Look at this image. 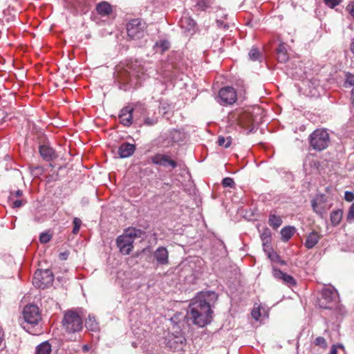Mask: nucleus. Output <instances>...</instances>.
Here are the masks:
<instances>
[{
    "instance_id": "nucleus-42",
    "label": "nucleus",
    "mask_w": 354,
    "mask_h": 354,
    "mask_svg": "<svg viewBox=\"0 0 354 354\" xmlns=\"http://www.w3.org/2000/svg\"><path fill=\"white\" fill-rule=\"evenodd\" d=\"M346 219L349 223L354 222V203L351 205L348 209Z\"/></svg>"
},
{
    "instance_id": "nucleus-57",
    "label": "nucleus",
    "mask_w": 354,
    "mask_h": 354,
    "mask_svg": "<svg viewBox=\"0 0 354 354\" xmlns=\"http://www.w3.org/2000/svg\"><path fill=\"white\" fill-rule=\"evenodd\" d=\"M84 350H86V351H87V350H88V347H87V346H84Z\"/></svg>"
},
{
    "instance_id": "nucleus-8",
    "label": "nucleus",
    "mask_w": 354,
    "mask_h": 354,
    "mask_svg": "<svg viewBox=\"0 0 354 354\" xmlns=\"http://www.w3.org/2000/svg\"><path fill=\"white\" fill-rule=\"evenodd\" d=\"M53 279V274L50 270H37L34 274L32 283L38 288L44 289L52 284Z\"/></svg>"
},
{
    "instance_id": "nucleus-20",
    "label": "nucleus",
    "mask_w": 354,
    "mask_h": 354,
    "mask_svg": "<svg viewBox=\"0 0 354 354\" xmlns=\"http://www.w3.org/2000/svg\"><path fill=\"white\" fill-rule=\"evenodd\" d=\"M277 60L281 63L286 62L289 59V55L284 44H280L276 50Z\"/></svg>"
},
{
    "instance_id": "nucleus-31",
    "label": "nucleus",
    "mask_w": 354,
    "mask_h": 354,
    "mask_svg": "<svg viewBox=\"0 0 354 354\" xmlns=\"http://www.w3.org/2000/svg\"><path fill=\"white\" fill-rule=\"evenodd\" d=\"M317 198L312 200L311 205L314 212L321 215L324 212V208L317 202Z\"/></svg>"
},
{
    "instance_id": "nucleus-37",
    "label": "nucleus",
    "mask_w": 354,
    "mask_h": 354,
    "mask_svg": "<svg viewBox=\"0 0 354 354\" xmlns=\"http://www.w3.org/2000/svg\"><path fill=\"white\" fill-rule=\"evenodd\" d=\"M73 233L74 234H77L80 229L81 225H82V221L79 218H74L73 221Z\"/></svg>"
},
{
    "instance_id": "nucleus-48",
    "label": "nucleus",
    "mask_w": 354,
    "mask_h": 354,
    "mask_svg": "<svg viewBox=\"0 0 354 354\" xmlns=\"http://www.w3.org/2000/svg\"><path fill=\"white\" fill-rule=\"evenodd\" d=\"M346 10L349 12V13L352 15V17L354 18V1L350 3L347 7Z\"/></svg>"
},
{
    "instance_id": "nucleus-11",
    "label": "nucleus",
    "mask_w": 354,
    "mask_h": 354,
    "mask_svg": "<svg viewBox=\"0 0 354 354\" xmlns=\"http://www.w3.org/2000/svg\"><path fill=\"white\" fill-rule=\"evenodd\" d=\"M151 162L155 165L164 167H170L171 169H174L178 166L177 162L171 159L169 156L162 153L155 154L151 157Z\"/></svg>"
},
{
    "instance_id": "nucleus-54",
    "label": "nucleus",
    "mask_w": 354,
    "mask_h": 354,
    "mask_svg": "<svg viewBox=\"0 0 354 354\" xmlns=\"http://www.w3.org/2000/svg\"><path fill=\"white\" fill-rule=\"evenodd\" d=\"M351 99H352L353 103L354 104V88H353V90L351 91Z\"/></svg>"
},
{
    "instance_id": "nucleus-19",
    "label": "nucleus",
    "mask_w": 354,
    "mask_h": 354,
    "mask_svg": "<svg viewBox=\"0 0 354 354\" xmlns=\"http://www.w3.org/2000/svg\"><path fill=\"white\" fill-rule=\"evenodd\" d=\"M321 239V235L316 231L311 232L306 237L305 246L308 249L313 248Z\"/></svg>"
},
{
    "instance_id": "nucleus-1",
    "label": "nucleus",
    "mask_w": 354,
    "mask_h": 354,
    "mask_svg": "<svg viewBox=\"0 0 354 354\" xmlns=\"http://www.w3.org/2000/svg\"><path fill=\"white\" fill-rule=\"evenodd\" d=\"M212 313L209 304L198 298L189 304L187 317L194 324L203 327L211 322Z\"/></svg>"
},
{
    "instance_id": "nucleus-7",
    "label": "nucleus",
    "mask_w": 354,
    "mask_h": 354,
    "mask_svg": "<svg viewBox=\"0 0 354 354\" xmlns=\"http://www.w3.org/2000/svg\"><path fill=\"white\" fill-rule=\"evenodd\" d=\"M322 300L320 306L325 309H331L339 302V294L333 287L324 288L322 290Z\"/></svg>"
},
{
    "instance_id": "nucleus-22",
    "label": "nucleus",
    "mask_w": 354,
    "mask_h": 354,
    "mask_svg": "<svg viewBox=\"0 0 354 354\" xmlns=\"http://www.w3.org/2000/svg\"><path fill=\"white\" fill-rule=\"evenodd\" d=\"M179 23L182 28L188 31L193 30L196 25L194 20L187 16L183 17Z\"/></svg>"
},
{
    "instance_id": "nucleus-27",
    "label": "nucleus",
    "mask_w": 354,
    "mask_h": 354,
    "mask_svg": "<svg viewBox=\"0 0 354 354\" xmlns=\"http://www.w3.org/2000/svg\"><path fill=\"white\" fill-rule=\"evenodd\" d=\"M184 138V134L178 130L173 129L169 132V139L172 142H178Z\"/></svg>"
},
{
    "instance_id": "nucleus-43",
    "label": "nucleus",
    "mask_w": 354,
    "mask_h": 354,
    "mask_svg": "<svg viewBox=\"0 0 354 354\" xmlns=\"http://www.w3.org/2000/svg\"><path fill=\"white\" fill-rule=\"evenodd\" d=\"M23 195V192L21 190H17L15 192H11L10 196H9V201H12L14 199L20 198Z\"/></svg>"
},
{
    "instance_id": "nucleus-44",
    "label": "nucleus",
    "mask_w": 354,
    "mask_h": 354,
    "mask_svg": "<svg viewBox=\"0 0 354 354\" xmlns=\"http://www.w3.org/2000/svg\"><path fill=\"white\" fill-rule=\"evenodd\" d=\"M51 239V235L46 232H43L39 236V241L41 243H46Z\"/></svg>"
},
{
    "instance_id": "nucleus-36",
    "label": "nucleus",
    "mask_w": 354,
    "mask_h": 354,
    "mask_svg": "<svg viewBox=\"0 0 354 354\" xmlns=\"http://www.w3.org/2000/svg\"><path fill=\"white\" fill-rule=\"evenodd\" d=\"M156 47L161 49L162 52L168 50L170 47V44L167 40H161L159 42L156 43Z\"/></svg>"
},
{
    "instance_id": "nucleus-29",
    "label": "nucleus",
    "mask_w": 354,
    "mask_h": 354,
    "mask_svg": "<svg viewBox=\"0 0 354 354\" xmlns=\"http://www.w3.org/2000/svg\"><path fill=\"white\" fill-rule=\"evenodd\" d=\"M213 2L210 0H197L196 6L198 9L205 11L210 7Z\"/></svg>"
},
{
    "instance_id": "nucleus-21",
    "label": "nucleus",
    "mask_w": 354,
    "mask_h": 354,
    "mask_svg": "<svg viewBox=\"0 0 354 354\" xmlns=\"http://www.w3.org/2000/svg\"><path fill=\"white\" fill-rule=\"evenodd\" d=\"M96 10L101 16H108L112 12V8L109 3L102 1L96 6Z\"/></svg>"
},
{
    "instance_id": "nucleus-14",
    "label": "nucleus",
    "mask_w": 354,
    "mask_h": 354,
    "mask_svg": "<svg viewBox=\"0 0 354 354\" xmlns=\"http://www.w3.org/2000/svg\"><path fill=\"white\" fill-rule=\"evenodd\" d=\"M39 151L41 156L46 161L53 160L57 157L55 149L48 145H40Z\"/></svg>"
},
{
    "instance_id": "nucleus-6",
    "label": "nucleus",
    "mask_w": 354,
    "mask_h": 354,
    "mask_svg": "<svg viewBox=\"0 0 354 354\" xmlns=\"http://www.w3.org/2000/svg\"><path fill=\"white\" fill-rule=\"evenodd\" d=\"M24 323L21 325L23 328L31 334H35L30 331V327L37 325L41 320V315L39 308L36 305L26 306L23 311Z\"/></svg>"
},
{
    "instance_id": "nucleus-2",
    "label": "nucleus",
    "mask_w": 354,
    "mask_h": 354,
    "mask_svg": "<svg viewBox=\"0 0 354 354\" xmlns=\"http://www.w3.org/2000/svg\"><path fill=\"white\" fill-rule=\"evenodd\" d=\"M143 73L136 64L131 63L125 66H118L117 70V78L120 84H124V90L130 87H135L139 84V80L142 79Z\"/></svg>"
},
{
    "instance_id": "nucleus-17",
    "label": "nucleus",
    "mask_w": 354,
    "mask_h": 354,
    "mask_svg": "<svg viewBox=\"0 0 354 354\" xmlns=\"http://www.w3.org/2000/svg\"><path fill=\"white\" fill-rule=\"evenodd\" d=\"M168 346L174 351H180L183 349L185 339L181 336H176L168 340Z\"/></svg>"
},
{
    "instance_id": "nucleus-32",
    "label": "nucleus",
    "mask_w": 354,
    "mask_h": 354,
    "mask_svg": "<svg viewBox=\"0 0 354 354\" xmlns=\"http://www.w3.org/2000/svg\"><path fill=\"white\" fill-rule=\"evenodd\" d=\"M158 122V118L156 117V116H153V117H148V116H145L143 118V119L142 120V124H145L146 126H153V125H155L156 124H157Z\"/></svg>"
},
{
    "instance_id": "nucleus-40",
    "label": "nucleus",
    "mask_w": 354,
    "mask_h": 354,
    "mask_svg": "<svg viewBox=\"0 0 354 354\" xmlns=\"http://www.w3.org/2000/svg\"><path fill=\"white\" fill-rule=\"evenodd\" d=\"M346 80H345V86H353L354 85V75L350 73H346Z\"/></svg>"
},
{
    "instance_id": "nucleus-24",
    "label": "nucleus",
    "mask_w": 354,
    "mask_h": 354,
    "mask_svg": "<svg viewBox=\"0 0 354 354\" xmlns=\"http://www.w3.org/2000/svg\"><path fill=\"white\" fill-rule=\"evenodd\" d=\"M268 223L273 229H277L282 224V219L279 216L274 214H270L269 216Z\"/></svg>"
},
{
    "instance_id": "nucleus-5",
    "label": "nucleus",
    "mask_w": 354,
    "mask_h": 354,
    "mask_svg": "<svg viewBox=\"0 0 354 354\" xmlns=\"http://www.w3.org/2000/svg\"><path fill=\"white\" fill-rule=\"evenodd\" d=\"M310 146L315 150L321 151L326 149L330 142V137L326 129H315L309 137Z\"/></svg>"
},
{
    "instance_id": "nucleus-53",
    "label": "nucleus",
    "mask_w": 354,
    "mask_h": 354,
    "mask_svg": "<svg viewBox=\"0 0 354 354\" xmlns=\"http://www.w3.org/2000/svg\"><path fill=\"white\" fill-rule=\"evenodd\" d=\"M351 50L352 53L354 54V38L352 40V42L351 44Z\"/></svg>"
},
{
    "instance_id": "nucleus-15",
    "label": "nucleus",
    "mask_w": 354,
    "mask_h": 354,
    "mask_svg": "<svg viewBox=\"0 0 354 354\" xmlns=\"http://www.w3.org/2000/svg\"><path fill=\"white\" fill-rule=\"evenodd\" d=\"M153 257L158 264L167 265L169 263V253L166 248H158L153 253Z\"/></svg>"
},
{
    "instance_id": "nucleus-23",
    "label": "nucleus",
    "mask_w": 354,
    "mask_h": 354,
    "mask_svg": "<svg viewBox=\"0 0 354 354\" xmlns=\"http://www.w3.org/2000/svg\"><path fill=\"white\" fill-rule=\"evenodd\" d=\"M296 230L292 226H286L281 230V240L288 241L295 234Z\"/></svg>"
},
{
    "instance_id": "nucleus-26",
    "label": "nucleus",
    "mask_w": 354,
    "mask_h": 354,
    "mask_svg": "<svg viewBox=\"0 0 354 354\" xmlns=\"http://www.w3.org/2000/svg\"><path fill=\"white\" fill-rule=\"evenodd\" d=\"M86 328L91 331H96L98 330V323L96 322L95 317L88 315V319L85 322Z\"/></svg>"
},
{
    "instance_id": "nucleus-56",
    "label": "nucleus",
    "mask_w": 354,
    "mask_h": 354,
    "mask_svg": "<svg viewBox=\"0 0 354 354\" xmlns=\"http://www.w3.org/2000/svg\"><path fill=\"white\" fill-rule=\"evenodd\" d=\"M254 127H252L251 129H250V130L247 132V133H250V132H252V131H253V130H254Z\"/></svg>"
},
{
    "instance_id": "nucleus-3",
    "label": "nucleus",
    "mask_w": 354,
    "mask_h": 354,
    "mask_svg": "<svg viewBox=\"0 0 354 354\" xmlns=\"http://www.w3.org/2000/svg\"><path fill=\"white\" fill-rule=\"evenodd\" d=\"M144 234L145 232L140 229L135 227L127 229L116 240V244L120 252L123 254H129L133 248L135 239L141 238Z\"/></svg>"
},
{
    "instance_id": "nucleus-34",
    "label": "nucleus",
    "mask_w": 354,
    "mask_h": 354,
    "mask_svg": "<svg viewBox=\"0 0 354 354\" xmlns=\"http://www.w3.org/2000/svg\"><path fill=\"white\" fill-rule=\"evenodd\" d=\"M268 257L272 261L280 263L281 265H286L285 261L281 259L280 257L274 252H268Z\"/></svg>"
},
{
    "instance_id": "nucleus-39",
    "label": "nucleus",
    "mask_w": 354,
    "mask_h": 354,
    "mask_svg": "<svg viewBox=\"0 0 354 354\" xmlns=\"http://www.w3.org/2000/svg\"><path fill=\"white\" fill-rule=\"evenodd\" d=\"M12 203V207L13 208H19L26 203V201L21 198L14 199L10 201Z\"/></svg>"
},
{
    "instance_id": "nucleus-50",
    "label": "nucleus",
    "mask_w": 354,
    "mask_h": 354,
    "mask_svg": "<svg viewBox=\"0 0 354 354\" xmlns=\"http://www.w3.org/2000/svg\"><path fill=\"white\" fill-rule=\"evenodd\" d=\"M68 257V252H60L59 254V257L61 260H66Z\"/></svg>"
},
{
    "instance_id": "nucleus-38",
    "label": "nucleus",
    "mask_w": 354,
    "mask_h": 354,
    "mask_svg": "<svg viewBox=\"0 0 354 354\" xmlns=\"http://www.w3.org/2000/svg\"><path fill=\"white\" fill-rule=\"evenodd\" d=\"M222 185L224 187H230L232 188L235 185V183L232 178L226 177L224 178L222 180Z\"/></svg>"
},
{
    "instance_id": "nucleus-9",
    "label": "nucleus",
    "mask_w": 354,
    "mask_h": 354,
    "mask_svg": "<svg viewBox=\"0 0 354 354\" xmlns=\"http://www.w3.org/2000/svg\"><path fill=\"white\" fill-rule=\"evenodd\" d=\"M127 35L131 39H138L145 34V24L138 19L131 20L127 25Z\"/></svg>"
},
{
    "instance_id": "nucleus-25",
    "label": "nucleus",
    "mask_w": 354,
    "mask_h": 354,
    "mask_svg": "<svg viewBox=\"0 0 354 354\" xmlns=\"http://www.w3.org/2000/svg\"><path fill=\"white\" fill-rule=\"evenodd\" d=\"M51 345L48 342H44L36 347V354H50Z\"/></svg>"
},
{
    "instance_id": "nucleus-28",
    "label": "nucleus",
    "mask_w": 354,
    "mask_h": 354,
    "mask_svg": "<svg viewBox=\"0 0 354 354\" xmlns=\"http://www.w3.org/2000/svg\"><path fill=\"white\" fill-rule=\"evenodd\" d=\"M342 218V211L340 209L333 211L330 214V221L333 225H337Z\"/></svg>"
},
{
    "instance_id": "nucleus-46",
    "label": "nucleus",
    "mask_w": 354,
    "mask_h": 354,
    "mask_svg": "<svg viewBox=\"0 0 354 354\" xmlns=\"http://www.w3.org/2000/svg\"><path fill=\"white\" fill-rule=\"evenodd\" d=\"M338 348L344 349V346L342 344H333L328 354H337Z\"/></svg>"
},
{
    "instance_id": "nucleus-10",
    "label": "nucleus",
    "mask_w": 354,
    "mask_h": 354,
    "mask_svg": "<svg viewBox=\"0 0 354 354\" xmlns=\"http://www.w3.org/2000/svg\"><path fill=\"white\" fill-rule=\"evenodd\" d=\"M218 99L220 103L232 104L236 100V93L232 86L223 87L219 91Z\"/></svg>"
},
{
    "instance_id": "nucleus-49",
    "label": "nucleus",
    "mask_w": 354,
    "mask_h": 354,
    "mask_svg": "<svg viewBox=\"0 0 354 354\" xmlns=\"http://www.w3.org/2000/svg\"><path fill=\"white\" fill-rule=\"evenodd\" d=\"M266 241H263V247L265 252L268 254V252H274L272 248L270 247V243H266Z\"/></svg>"
},
{
    "instance_id": "nucleus-13",
    "label": "nucleus",
    "mask_w": 354,
    "mask_h": 354,
    "mask_svg": "<svg viewBox=\"0 0 354 354\" xmlns=\"http://www.w3.org/2000/svg\"><path fill=\"white\" fill-rule=\"evenodd\" d=\"M134 116V123L142 125V120L146 115L147 109L144 104L136 102L131 105Z\"/></svg>"
},
{
    "instance_id": "nucleus-4",
    "label": "nucleus",
    "mask_w": 354,
    "mask_h": 354,
    "mask_svg": "<svg viewBox=\"0 0 354 354\" xmlns=\"http://www.w3.org/2000/svg\"><path fill=\"white\" fill-rule=\"evenodd\" d=\"M62 325L66 332L76 333L82 330L83 322L76 311L68 310L64 313Z\"/></svg>"
},
{
    "instance_id": "nucleus-35",
    "label": "nucleus",
    "mask_w": 354,
    "mask_h": 354,
    "mask_svg": "<svg viewBox=\"0 0 354 354\" xmlns=\"http://www.w3.org/2000/svg\"><path fill=\"white\" fill-rule=\"evenodd\" d=\"M249 57L252 61L259 60L261 57L259 50L257 48H252L249 52Z\"/></svg>"
},
{
    "instance_id": "nucleus-33",
    "label": "nucleus",
    "mask_w": 354,
    "mask_h": 354,
    "mask_svg": "<svg viewBox=\"0 0 354 354\" xmlns=\"http://www.w3.org/2000/svg\"><path fill=\"white\" fill-rule=\"evenodd\" d=\"M314 344L317 346H319L323 349H326L328 347V344L326 339L323 337H317L314 340Z\"/></svg>"
},
{
    "instance_id": "nucleus-30",
    "label": "nucleus",
    "mask_w": 354,
    "mask_h": 354,
    "mask_svg": "<svg viewBox=\"0 0 354 354\" xmlns=\"http://www.w3.org/2000/svg\"><path fill=\"white\" fill-rule=\"evenodd\" d=\"M217 143L221 147H224L225 148H227L231 145L232 138L230 136H227L225 138L224 136H220L218 138Z\"/></svg>"
},
{
    "instance_id": "nucleus-41",
    "label": "nucleus",
    "mask_w": 354,
    "mask_h": 354,
    "mask_svg": "<svg viewBox=\"0 0 354 354\" xmlns=\"http://www.w3.org/2000/svg\"><path fill=\"white\" fill-rule=\"evenodd\" d=\"M342 1L343 0H324V2L328 8H334L336 6L340 4Z\"/></svg>"
},
{
    "instance_id": "nucleus-52",
    "label": "nucleus",
    "mask_w": 354,
    "mask_h": 354,
    "mask_svg": "<svg viewBox=\"0 0 354 354\" xmlns=\"http://www.w3.org/2000/svg\"><path fill=\"white\" fill-rule=\"evenodd\" d=\"M216 22L218 27H221L223 26L224 28H226V29L228 28V27H229L228 25L224 24L223 22L221 20H216Z\"/></svg>"
},
{
    "instance_id": "nucleus-51",
    "label": "nucleus",
    "mask_w": 354,
    "mask_h": 354,
    "mask_svg": "<svg viewBox=\"0 0 354 354\" xmlns=\"http://www.w3.org/2000/svg\"><path fill=\"white\" fill-rule=\"evenodd\" d=\"M252 316L255 319H259V317L260 316V312L259 310H253L252 311Z\"/></svg>"
},
{
    "instance_id": "nucleus-16",
    "label": "nucleus",
    "mask_w": 354,
    "mask_h": 354,
    "mask_svg": "<svg viewBox=\"0 0 354 354\" xmlns=\"http://www.w3.org/2000/svg\"><path fill=\"white\" fill-rule=\"evenodd\" d=\"M272 274L276 279L282 280L283 283L288 286H293L296 284V281L292 276L283 272L281 270L275 267L272 268Z\"/></svg>"
},
{
    "instance_id": "nucleus-12",
    "label": "nucleus",
    "mask_w": 354,
    "mask_h": 354,
    "mask_svg": "<svg viewBox=\"0 0 354 354\" xmlns=\"http://www.w3.org/2000/svg\"><path fill=\"white\" fill-rule=\"evenodd\" d=\"M131 106L128 105L122 108L118 115L120 122L125 126L130 127L134 122V116L132 113Z\"/></svg>"
},
{
    "instance_id": "nucleus-47",
    "label": "nucleus",
    "mask_w": 354,
    "mask_h": 354,
    "mask_svg": "<svg viewBox=\"0 0 354 354\" xmlns=\"http://www.w3.org/2000/svg\"><path fill=\"white\" fill-rule=\"evenodd\" d=\"M344 199L348 202L353 201L354 200V194L348 191L345 192Z\"/></svg>"
},
{
    "instance_id": "nucleus-45",
    "label": "nucleus",
    "mask_w": 354,
    "mask_h": 354,
    "mask_svg": "<svg viewBox=\"0 0 354 354\" xmlns=\"http://www.w3.org/2000/svg\"><path fill=\"white\" fill-rule=\"evenodd\" d=\"M270 232L268 229H266L263 234H261V237L262 241H266V243H270Z\"/></svg>"
},
{
    "instance_id": "nucleus-55",
    "label": "nucleus",
    "mask_w": 354,
    "mask_h": 354,
    "mask_svg": "<svg viewBox=\"0 0 354 354\" xmlns=\"http://www.w3.org/2000/svg\"><path fill=\"white\" fill-rule=\"evenodd\" d=\"M75 1H77L80 4H83L85 2V0H75Z\"/></svg>"
},
{
    "instance_id": "nucleus-18",
    "label": "nucleus",
    "mask_w": 354,
    "mask_h": 354,
    "mask_svg": "<svg viewBox=\"0 0 354 354\" xmlns=\"http://www.w3.org/2000/svg\"><path fill=\"white\" fill-rule=\"evenodd\" d=\"M136 150V147L129 142L122 143L118 148V155L122 158L130 157Z\"/></svg>"
}]
</instances>
